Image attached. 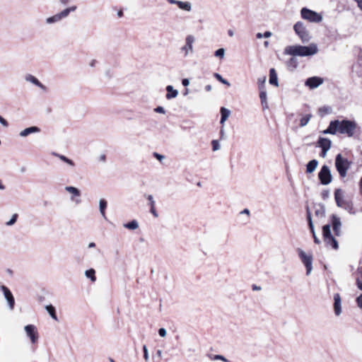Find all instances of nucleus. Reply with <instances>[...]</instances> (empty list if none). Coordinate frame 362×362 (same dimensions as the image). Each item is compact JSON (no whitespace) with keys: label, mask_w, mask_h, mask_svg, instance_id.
I'll return each mask as SVG.
<instances>
[{"label":"nucleus","mask_w":362,"mask_h":362,"mask_svg":"<svg viewBox=\"0 0 362 362\" xmlns=\"http://www.w3.org/2000/svg\"><path fill=\"white\" fill-rule=\"evenodd\" d=\"M318 51L315 44L309 46L292 45L284 49V54L291 56L308 57L315 54Z\"/></svg>","instance_id":"nucleus-1"},{"label":"nucleus","mask_w":362,"mask_h":362,"mask_svg":"<svg viewBox=\"0 0 362 362\" xmlns=\"http://www.w3.org/2000/svg\"><path fill=\"white\" fill-rule=\"evenodd\" d=\"M352 163L348 159L344 158L341 153L336 156L335 167L341 177L344 178L346 176L347 171L350 168Z\"/></svg>","instance_id":"nucleus-2"},{"label":"nucleus","mask_w":362,"mask_h":362,"mask_svg":"<svg viewBox=\"0 0 362 362\" xmlns=\"http://www.w3.org/2000/svg\"><path fill=\"white\" fill-rule=\"evenodd\" d=\"M356 128V124L354 121L348 119L339 121V133L341 134H346L351 137L354 135Z\"/></svg>","instance_id":"nucleus-3"},{"label":"nucleus","mask_w":362,"mask_h":362,"mask_svg":"<svg viewBox=\"0 0 362 362\" xmlns=\"http://www.w3.org/2000/svg\"><path fill=\"white\" fill-rule=\"evenodd\" d=\"M300 14L303 19L311 23H320L322 21L321 14L307 8H303L300 11Z\"/></svg>","instance_id":"nucleus-4"},{"label":"nucleus","mask_w":362,"mask_h":362,"mask_svg":"<svg viewBox=\"0 0 362 362\" xmlns=\"http://www.w3.org/2000/svg\"><path fill=\"white\" fill-rule=\"evenodd\" d=\"M298 255L305 267L306 275H310L313 269V256L312 255H308L301 248L297 249Z\"/></svg>","instance_id":"nucleus-5"},{"label":"nucleus","mask_w":362,"mask_h":362,"mask_svg":"<svg viewBox=\"0 0 362 362\" xmlns=\"http://www.w3.org/2000/svg\"><path fill=\"white\" fill-rule=\"evenodd\" d=\"M322 234L326 244L331 245L334 249L337 250L338 248V243L332 235L330 225L327 224L322 227Z\"/></svg>","instance_id":"nucleus-6"},{"label":"nucleus","mask_w":362,"mask_h":362,"mask_svg":"<svg viewBox=\"0 0 362 362\" xmlns=\"http://www.w3.org/2000/svg\"><path fill=\"white\" fill-rule=\"evenodd\" d=\"M293 29L303 42H307L310 40V34L302 22H297L294 25Z\"/></svg>","instance_id":"nucleus-7"},{"label":"nucleus","mask_w":362,"mask_h":362,"mask_svg":"<svg viewBox=\"0 0 362 362\" xmlns=\"http://www.w3.org/2000/svg\"><path fill=\"white\" fill-rule=\"evenodd\" d=\"M318 177L321 184L324 185H329L332 180V175L329 167L324 165L318 173Z\"/></svg>","instance_id":"nucleus-8"},{"label":"nucleus","mask_w":362,"mask_h":362,"mask_svg":"<svg viewBox=\"0 0 362 362\" xmlns=\"http://www.w3.org/2000/svg\"><path fill=\"white\" fill-rule=\"evenodd\" d=\"M1 291L3 292L5 299L6 300L8 303V308L11 310H13L15 306V298L10 291V289L4 286L1 285L0 286Z\"/></svg>","instance_id":"nucleus-9"},{"label":"nucleus","mask_w":362,"mask_h":362,"mask_svg":"<svg viewBox=\"0 0 362 362\" xmlns=\"http://www.w3.org/2000/svg\"><path fill=\"white\" fill-rule=\"evenodd\" d=\"M27 336L30 338L32 344H35L38 340L37 328L33 325H28L24 327Z\"/></svg>","instance_id":"nucleus-10"},{"label":"nucleus","mask_w":362,"mask_h":362,"mask_svg":"<svg viewBox=\"0 0 362 362\" xmlns=\"http://www.w3.org/2000/svg\"><path fill=\"white\" fill-rule=\"evenodd\" d=\"M194 41L195 38L193 35H189L186 37L185 45L181 48L182 52H184L185 57L187 56L189 52H192Z\"/></svg>","instance_id":"nucleus-11"},{"label":"nucleus","mask_w":362,"mask_h":362,"mask_svg":"<svg viewBox=\"0 0 362 362\" xmlns=\"http://www.w3.org/2000/svg\"><path fill=\"white\" fill-rule=\"evenodd\" d=\"M323 83V79L320 77L313 76L308 78L305 82V85L308 86L310 88L313 89L317 88Z\"/></svg>","instance_id":"nucleus-12"},{"label":"nucleus","mask_w":362,"mask_h":362,"mask_svg":"<svg viewBox=\"0 0 362 362\" xmlns=\"http://www.w3.org/2000/svg\"><path fill=\"white\" fill-rule=\"evenodd\" d=\"M306 212H307V219H308V221L309 228H310V231H311V233L313 234V238H314V242L316 244H320V240L317 237V235L315 234V229H314V226H313V221H312V217H311V212H310V208L308 206L306 207Z\"/></svg>","instance_id":"nucleus-13"},{"label":"nucleus","mask_w":362,"mask_h":362,"mask_svg":"<svg viewBox=\"0 0 362 362\" xmlns=\"http://www.w3.org/2000/svg\"><path fill=\"white\" fill-rule=\"evenodd\" d=\"M25 79L26 81L30 82L35 86L40 88L41 90H42L44 92H46L47 90V87L43 85L35 76H33L32 74H27L25 76Z\"/></svg>","instance_id":"nucleus-14"},{"label":"nucleus","mask_w":362,"mask_h":362,"mask_svg":"<svg viewBox=\"0 0 362 362\" xmlns=\"http://www.w3.org/2000/svg\"><path fill=\"white\" fill-rule=\"evenodd\" d=\"M332 228L333 230L336 235L339 236L341 233V222L340 218L337 216L336 215L333 214L332 216Z\"/></svg>","instance_id":"nucleus-15"},{"label":"nucleus","mask_w":362,"mask_h":362,"mask_svg":"<svg viewBox=\"0 0 362 362\" xmlns=\"http://www.w3.org/2000/svg\"><path fill=\"white\" fill-rule=\"evenodd\" d=\"M334 310L337 316H339L341 313V300L339 293H335L334 295Z\"/></svg>","instance_id":"nucleus-16"},{"label":"nucleus","mask_w":362,"mask_h":362,"mask_svg":"<svg viewBox=\"0 0 362 362\" xmlns=\"http://www.w3.org/2000/svg\"><path fill=\"white\" fill-rule=\"evenodd\" d=\"M334 199L339 207H343L346 204L344 201V192L341 189H337L334 192Z\"/></svg>","instance_id":"nucleus-17"},{"label":"nucleus","mask_w":362,"mask_h":362,"mask_svg":"<svg viewBox=\"0 0 362 362\" xmlns=\"http://www.w3.org/2000/svg\"><path fill=\"white\" fill-rule=\"evenodd\" d=\"M40 132V129L39 127H37L36 126H32V127L25 128L23 131H21L20 132L19 135L21 137H25V136L30 135V134L38 133Z\"/></svg>","instance_id":"nucleus-18"},{"label":"nucleus","mask_w":362,"mask_h":362,"mask_svg":"<svg viewBox=\"0 0 362 362\" xmlns=\"http://www.w3.org/2000/svg\"><path fill=\"white\" fill-rule=\"evenodd\" d=\"M332 141L330 139L320 137L317 141V146L322 149H329L331 148Z\"/></svg>","instance_id":"nucleus-19"},{"label":"nucleus","mask_w":362,"mask_h":362,"mask_svg":"<svg viewBox=\"0 0 362 362\" xmlns=\"http://www.w3.org/2000/svg\"><path fill=\"white\" fill-rule=\"evenodd\" d=\"M339 120L338 119L330 122L329 127H327L329 130L330 134H336L339 132Z\"/></svg>","instance_id":"nucleus-20"},{"label":"nucleus","mask_w":362,"mask_h":362,"mask_svg":"<svg viewBox=\"0 0 362 362\" xmlns=\"http://www.w3.org/2000/svg\"><path fill=\"white\" fill-rule=\"evenodd\" d=\"M181 10L189 12L192 10V4L189 1H177L175 4Z\"/></svg>","instance_id":"nucleus-21"},{"label":"nucleus","mask_w":362,"mask_h":362,"mask_svg":"<svg viewBox=\"0 0 362 362\" xmlns=\"http://www.w3.org/2000/svg\"><path fill=\"white\" fill-rule=\"evenodd\" d=\"M315 214L320 218L325 217V206L322 204L315 205Z\"/></svg>","instance_id":"nucleus-22"},{"label":"nucleus","mask_w":362,"mask_h":362,"mask_svg":"<svg viewBox=\"0 0 362 362\" xmlns=\"http://www.w3.org/2000/svg\"><path fill=\"white\" fill-rule=\"evenodd\" d=\"M269 83L275 86H279L277 74L274 69H271L269 71Z\"/></svg>","instance_id":"nucleus-23"},{"label":"nucleus","mask_w":362,"mask_h":362,"mask_svg":"<svg viewBox=\"0 0 362 362\" xmlns=\"http://www.w3.org/2000/svg\"><path fill=\"white\" fill-rule=\"evenodd\" d=\"M166 90L168 92L166 94V98L168 100L175 98L178 95V91L177 90L174 89L173 87L170 85H169L166 87Z\"/></svg>","instance_id":"nucleus-24"},{"label":"nucleus","mask_w":362,"mask_h":362,"mask_svg":"<svg viewBox=\"0 0 362 362\" xmlns=\"http://www.w3.org/2000/svg\"><path fill=\"white\" fill-rule=\"evenodd\" d=\"M317 165H318V161L315 159H313V160L309 161L306 165L307 173H313L315 170Z\"/></svg>","instance_id":"nucleus-25"},{"label":"nucleus","mask_w":362,"mask_h":362,"mask_svg":"<svg viewBox=\"0 0 362 362\" xmlns=\"http://www.w3.org/2000/svg\"><path fill=\"white\" fill-rule=\"evenodd\" d=\"M221 118L220 123L222 125H223L225 122L227 120V119L230 116V111L229 110H228L227 108L222 107L221 108Z\"/></svg>","instance_id":"nucleus-26"},{"label":"nucleus","mask_w":362,"mask_h":362,"mask_svg":"<svg viewBox=\"0 0 362 362\" xmlns=\"http://www.w3.org/2000/svg\"><path fill=\"white\" fill-rule=\"evenodd\" d=\"M107 206V202L104 199H100L99 201V210L100 213L102 215V216L106 219V215H105V209Z\"/></svg>","instance_id":"nucleus-27"},{"label":"nucleus","mask_w":362,"mask_h":362,"mask_svg":"<svg viewBox=\"0 0 362 362\" xmlns=\"http://www.w3.org/2000/svg\"><path fill=\"white\" fill-rule=\"evenodd\" d=\"M52 155L54 156L59 158L61 160H62L63 162L67 163L68 165H69L71 166L75 165V163L72 160L69 159V158H67L66 156H65L64 155H61L58 153H54V152L52 153Z\"/></svg>","instance_id":"nucleus-28"},{"label":"nucleus","mask_w":362,"mask_h":362,"mask_svg":"<svg viewBox=\"0 0 362 362\" xmlns=\"http://www.w3.org/2000/svg\"><path fill=\"white\" fill-rule=\"evenodd\" d=\"M147 199L149 201V205H150V207H151V214L155 216V217H158V214H157V211L156 210V208H155V201L153 200V197L152 195H148L146 197Z\"/></svg>","instance_id":"nucleus-29"},{"label":"nucleus","mask_w":362,"mask_h":362,"mask_svg":"<svg viewBox=\"0 0 362 362\" xmlns=\"http://www.w3.org/2000/svg\"><path fill=\"white\" fill-rule=\"evenodd\" d=\"M45 309L53 320L58 321L55 308L52 305H46Z\"/></svg>","instance_id":"nucleus-30"},{"label":"nucleus","mask_w":362,"mask_h":362,"mask_svg":"<svg viewBox=\"0 0 362 362\" xmlns=\"http://www.w3.org/2000/svg\"><path fill=\"white\" fill-rule=\"evenodd\" d=\"M259 98L261 100L262 105L264 108H267V92L264 90L260 89Z\"/></svg>","instance_id":"nucleus-31"},{"label":"nucleus","mask_w":362,"mask_h":362,"mask_svg":"<svg viewBox=\"0 0 362 362\" xmlns=\"http://www.w3.org/2000/svg\"><path fill=\"white\" fill-rule=\"evenodd\" d=\"M123 226L129 230H136L139 228V223L136 220L134 219L127 223H124Z\"/></svg>","instance_id":"nucleus-32"},{"label":"nucleus","mask_w":362,"mask_h":362,"mask_svg":"<svg viewBox=\"0 0 362 362\" xmlns=\"http://www.w3.org/2000/svg\"><path fill=\"white\" fill-rule=\"evenodd\" d=\"M65 190L71 194H72L74 196L76 197H80L81 196V192L80 190L73 186H67L65 187Z\"/></svg>","instance_id":"nucleus-33"},{"label":"nucleus","mask_w":362,"mask_h":362,"mask_svg":"<svg viewBox=\"0 0 362 362\" xmlns=\"http://www.w3.org/2000/svg\"><path fill=\"white\" fill-rule=\"evenodd\" d=\"M85 275L87 278L90 279L91 281H96L95 271L93 269H89L85 272Z\"/></svg>","instance_id":"nucleus-34"},{"label":"nucleus","mask_w":362,"mask_h":362,"mask_svg":"<svg viewBox=\"0 0 362 362\" xmlns=\"http://www.w3.org/2000/svg\"><path fill=\"white\" fill-rule=\"evenodd\" d=\"M60 21H61L60 16L58 15V13H57L51 17L47 18L46 19V23L47 24H52V23L59 22Z\"/></svg>","instance_id":"nucleus-35"},{"label":"nucleus","mask_w":362,"mask_h":362,"mask_svg":"<svg viewBox=\"0 0 362 362\" xmlns=\"http://www.w3.org/2000/svg\"><path fill=\"white\" fill-rule=\"evenodd\" d=\"M311 117H312L311 115L308 114V115H306L305 116H304L303 117H302L300 121V126L301 127L306 126L308 124V123L309 122Z\"/></svg>","instance_id":"nucleus-36"},{"label":"nucleus","mask_w":362,"mask_h":362,"mask_svg":"<svg viewBox=\"0 0 362 362\" xmlns=\"http://www.w3.org/2000/svg\"><path fill=\"white\" fill-rule=\"evenodd\" d=\"M209 358L212 361L221 360L223 362H228V359L222 355H210Z\"/></svg>","instance_id":"nucleus-37"},{"label":"nucleus","mask_w":362,"mask_h":362,"mask_svg":"<svg viewBox=\"0 0 362 362\" xmlns=\"http://www.w3.org/2000/svg\"><path fill=\"white\" fill-rule=\"evenodd\" d=\"M214 76L218 81L223 84L227 85L228 86H230V83L227 80L224 79L219 74L215 73Z\"/></svg>","instance_id":"nucleus-38"},{"label":"nucleus","mask_w":362,"mask_h":362,"mask_svg":"<svg viewBox=\"0 0 362 362\" xmlns=\"http://www.w3.org/2000/svg\"><path fill=\"white\" fill-rule=\"evenodd\" d=\"M18 216V215L17 214H14L11 218L6 223V225L8 226H13L17 221Z\"/></svg>","instance_id":"nucleus-39"},{"label":"nucleus","mask_w":362,"mask_h":362,"mask_svg":"<svg viewBox=\"0 0 362 362\" xmlns=\"http://www.w3.org/2000/svg\"><path fill=\"white\" fill-rule=\"evenodd\" d=\"M214 54L216 57L223 59L225 55V49L223 48H220L215 52Z\"/></svg>","instance_id":"nucleus-40"},{"label":"nucleus","mask_w":362,"mask_h":362,"mask_svg":"<svg viewBox=\"0 0 362 362\" xmlns=\"http://www.w3.org/2000/svg\"><path fill=\"white\" fill-rule=\"evenodd\" d=\"M70 12L69 9L66 8L62 11L61 12L58 13V15L60 16L61 20L63 18H66L69 15Z\"/></svg>","instance_id":"nucleus-41"},{"label":"nucleus","mask_w":362,"mask_h":362,"mask_svg":"<svg viewBox=\"0 0 362 362\" xmlns=\"http://www.w3.org/2000/svg\"><path fill=\"white\" fill-rule=\"evenodd\" d=\"M211 145H212V149L214 151H216L220 149V144H219L218 141L213 140L211 141Z\"/></svg>","instance_id":"nucleus-42"},{"label":"nucleus","mask_w":362,"mask_h":362,"mask_svg":"<svg viewBox=\"0 0 362 362\" xmlns=\"http://www.w3.org/2000/svg\"><path fill=\"white\" fill-rule=\"evenodd\" d=\"M266 80H267L266 76H264L262 78H258V83H259V89L263 90Z\"/></svg>","instance_id":"nucleus-43"},{"label":"nucleus","mask_w":362,"mask_h":362,"mask_svg":"<svg viewBox=\"0 0 362 362\" xmlns=\"http://www.w3.org/2000/svg\"><path fill=\"white\" fill-rule=\"evenodd\" d=\"M143 351H144V358L146 361H148V349L146 345L143 346Z\"/></svg>","instance_id":"nucleus-44"},{"label":"nucleus","mask_w":362,"mask_h":362,"mask_svg":"<svg viewBox=\"0 0 362 362\" xmlns=\"http://www.w3.org/2000/svg\"><path fill=\"white\" fill-rule=\"evenodd\" d=\"M322 198L323 199H327L329 197V190H324L321 194Z\"/></svg>","instance_id":"nucleus-45"},{"label":"nucleus","mask_w":362,"mask_h":362,"mask_svg":"<svg viewBox=\"0 0 362 362\" xmlns=\"http://www.w3.org/2000/svg\"><path fill=\"white\" fill-rule=\"evenodd\" d=\"M356 302L358 306L362 309V294L357 297Z\"/></svg>","instance_id":"nucleus-46"},{"label":"nucleus","mask_w":362,"mask_h":362,"mask_svg":"<svg viewBox=\"0 0 362 362\" xmlns=\"http://www.w3.org/2000/svg\"><path fill=\"white\" fill-rule=\"evenodd\" d=\"M0 123L4 126V127H8V122L4 118L2 117L1 115H0Z\"/></svg>","instance_id":"nucleus-47"},{"label":"nucleus","mask_w":362,"mask_h":362,"mask_svg":"<svg viewBox=\"0 0 362 362\" xmlns=\"http://www.w3.org/2000/svg\"><path fill=\"white\" fill-rule=\"evenodd\" d=\"M356 284L358 288L362 291V280L359 277H357L356 279Z\"/></svg>","instance_id":"nucleus-48"},{"label":"nucleus","mask_w":362,"mask_h":362,"mask_svg":"<svg viewBox=\"0 0 362 362\" xmlns=\"http://www.w3.org/2000/svg\"><path fill=\"white\" fill-rule=\"evenodd\" d=\"M289 64L293 65V66L296 68L297 66V60L294 57H292L289 60Z\"/></svg>","instance_id":"nucleus-49"},{"label":"nucleus","mask_w":362,"mask_h":362,"mask_svg":"<svg viewBox=\"0 0 362 362\" xmlns=\"http://www.w3.org/2000/svg\"><path fill=\"white\" fill-rule=\"evenodd\" d=\"M166 336V330L165 328H160V337H164Z\"/></svg>","instance_id":"nucleus-50"},{"label":"nucleus","mask_w":362,"mask_h":362,"mask_svg":"<svg viewBox=\"0 0 362 362\" xmlns=\"http://www.w3.org/2000/svg\"><path fill=\"white\" fill-rule=\"evenodd\" d=\"M182 84L184 86H187L189 84V80L188 78H183L182 81Z\"/></svg>","instance_id":"nucleus-51"},{"label":"nucleus","mask_w":362,"mask_h":362,"mask_svg":"<svg viewBox=\"0 0 362 362\" xmlns=\"http://www.w3.org/2000/svg\"><path fill=\"white\" fill-rule=\"evenodd\" d=\"M59 2L60 5L66 6L70 2V0H59Z\"/></svg>","instance_id":"nucleus-52"},{"label":"nucleus","mask_w":362,"mask_h":362,"mask_svg":"<svg viewBox=\"0 0 362 362\" xmlns=\"http://www.w3.org/2000/svg\"><path fill=\"white\" fill-rule=\"evenodd\" d=\"M346 204L347 205L345 209H347L349 213L351 214H354V212H352L351 210H352V205L351 204H349L348 203H346Z\"/></svg>","instance_id":"nucleus-53"},{"label":"nucleus","mask_w":362,"mask_h":362,"mask_svg":"<svg viewBox=\"0 0 362 362\" xmlns=\"http://www.w3.org/2000/svg\"><path fill=\"white\" fill-rule=\"evenodd\" d=\"M272 33L270 31H266L264 33L263 36L265 38L270 37L272 36Z\"/></svg>","instance_id":"nucleus-54"},{"label":"nucleus","mask_w":362,"mask_h":362,"mask_svg":"<svg viewBox=\"0 0 362 362\" xmlns=\"http://www.w3.org/2000/svg\"><path fill=\"white\" fill-rule=\"evenodd\" d=\"M329 151V149H322V152L320 153V156L322 157V158H325L327 155V151Z\"/></svg>","instance_id":"nucleus-55"},{"label":"nucleus","mask_w":362,"mask_h":362,"mask_svg":"<svg viewBox=\"0 0 362 362\" xmlns=\"http://www.w3.org/2000/svg\"><path fill=\"white\" fill-rule=\"evenodd\" d=\"M67 8L69 9V12L71 13V12L75 11L76 10V8H77V6L74 5V6H71Z\"/></svg>","instance_id":"nucleus-56"},{"label":"nucleus","mask_w":362,"mask_h":362,"mask_svg":"<svg viewBox=\"0 0 362 362\" xmlns=\"http://www.w3.org/2000/svg\"><path fill=\"white\" fill-rule=\"evenodd\" d=\"M358 6V8L362 11V0H354Z\"/></svg>","instance_id":"nucleus-57"},{"label":"nucleus","mask_w":362,"mask_h":362,"mask_svg":"<svg viewBox=\"0 0 362 362\" xmlns=\"http://www.w3.org/2000/svg\"><path fill=\"white\" fill-rule=\"evenodd\" d=\"M262 288L260 286H258L257 285H253L252 286V290L253 291H260Z\"/></svg>","instance_id":"nucleus-58"},{"label":"nucleus","mask_w":362,"mask_h":362,"mask_svg":"<svg viewBox=\"0 0 362 362\" xmlns=\"http://www.w3.org/2000/svg\"><path fill=\"white\" fill-rule=\"evenodd\" d=\"M96 63H97V61H96L95 59H93V60L90 62L89 65H90V66L93 67V66H95V64H96Z\"/></svg>","instance_id":"nucleus-59"},{"label":"nucleus","mask_w":362,"mask_h":362,"mask_svg":"<svg viewBox=\"0 0 362 362\" xmlns=\"http://www.w3.org/2000/svg\"><path fill=\"white\" fill-rule=\"evenodd\" d=\"M357 272L360 274L358 277L362 280V267H359Z\"/></svg>","instance_id":"nucleus-60"},{"label":"nucleus","mask_w":362,"mask_h":362,"mask_svg":"<svg viewBox=\"0 0 362 362\" xmlns=\"http://www.w3.org/2000/svg\"><path fill=\"white\" fill-rule=\"evenodd\" d=\"M100 160L105 162L106 160V156L105 155L103 154L100 156Z\"/></svg>","instance_id":"nucleus-61"},{"label":"nucleus","mask_w":362,"mask_h":362,"mask_svg":"<svg viewBox=\"0 0 362 362\" xmlns=\"http://www.w3.org/2000/svg\"><path fill=\"white\" fill-rule=\"evenodd\" d=\"M228 34L230 37H233L234 36V31L233 30H228Z\"/></svg>","instance_id":"nucleus-62"},{"label":"nucleus","mask_w":362,"mask_h":362,"mask_svg":"<svg viewBox=\"0 0 362 362\" xmlns=\"http://www.w3.org/2000/svg\"><path fill=\"white\" fill-rule=\"evenodd\" d=\"M6 189V187L4 185H3L1 180H0V190H4Z\"/></svg>","instance_id":"nucleus-63"},{"label":"nucleus","mask_w":362,"mask_h":362,"mask_svg":"<svg viewBox=\"0 0 362 362\" xmlns=\"http://www.w3.org/2000/svg\"><path fill=\"white\" fill-rule=\"evenodd\" d=\"M359 187H360V192L362 194V177L361 178V180H360Z\"/></svg>","instance_id":"nucleus-64"}]
</instances>
